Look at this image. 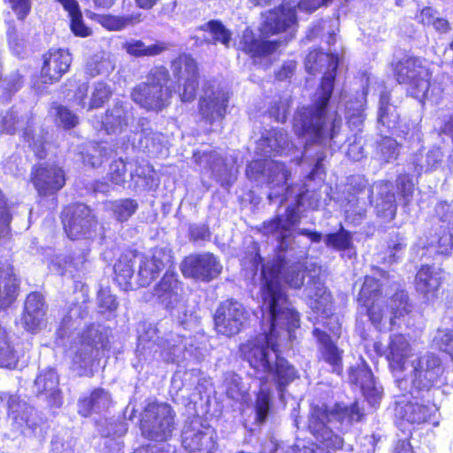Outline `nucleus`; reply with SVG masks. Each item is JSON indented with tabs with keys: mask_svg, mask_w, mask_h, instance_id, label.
Returning <instances> with one entry per match:
<instances>
[{
	"mask_svg": "<svg viewBox=\"0 0 453 453\" xmlns=\"http://www.w3.org/2000/svg\"><path fill=\"white\" fill-rule=\"evenodd\" d=\"M262 326L265 333L249 339L240 345L242 357L259 373H272L277 380L280 398L283 388L296 377V371L280 356V347L286 341L295 338L294 331L299 327L300 319L288 306L283 296L274 294L272 288L264 292Z\"/></svg>",
	"mask_w": 453,
	"mask_h": 453,
	"instance_id": "obj_1",
	"label": "nucleus"
},
{
	"mask_svg": "<svg viewBox=\"0 0 453 453\" xmlns=\"http://www.w3.org/2000/svg\"><path fill=\"white\" fill-rule=\"evenodd\" d=\"M295 6L285 3L278 8L269 11L260 27L261 36H268L285 32V41L295 35L296 25ZM281 44L279 41L265 40L264 37L257 38L252 30L247 28L243 31L239 46L251 57H266L273 53Z\"/></svg>",
	"mask_w": 453,
	"mask_h": 453,
	"instance_id": "obj_2",
	"label": "nucleus"
},
{
	"mask_svg": "<svg viewBox=\"0 0 453 453\" xmlns=\"http://www.w3.org/2000/svg\"><path fill=\"white\" fill-rule=\"evenodd\" d=\"M363 413L357 403L350 406L336 403L328 410L325 405L312 406L308 427L325 448L337 450L342 449L343 439L334 432V428L342 431L353 421H359Z\"/></svg>",
	"mask_w": 453,
	"mask_h": 453,
	"instance_id": "obj_3",
	"label": "nucleus"
},
{
	"mask_svg": "<svg viewBox=\"0 0 453 453\" xmlns=\"http://www.w3.org/2000/svg\"><path fill=\"white\" fill-rule=\"evenodd\" d=\"M300 222V216L296 208L288 206L285 213L276 216L273 219L264 223L263 234L273 236L279 242L280 251L288 254L293 259L306 257L308 250L302 247L296 240V234L305 235L312 242L318 243L322 240V234L306 228L295 230V226Z\"/></svg>",
	"mask_w": 453,
	"mask_h": 453,
	"instance_id": "obj_4",
	"label": "nucleus"
},
{
	"mask_svg": "<svg viewBox=\"0 0 453 453\" xmlns=\"http://www.w3.org/2000/svg\"><path fill=\"white\" fill-rule=\"evenodd\" d=\"M399 83L407 86L410 96L420 103L438 104L442 97L443 88L437 83H431L432 72L429 64L420 58H408L395 66Z\"/></svg>",
	"mask_w": 453,
	"mask_h": 453,
	"instance_id": "obj_5",
	"label": "nucleus"
},
{
	"mask_svg": "<svg viewBox=\"0 0 453 453\" xmlns=\"http://www.w3.org/2000/svg\"><path fill=\"white\" fill-rule=\"evenodd\" d=\"M286 259V256L282 257L280 256L277 261L263 265L261 287L262 306H264V292L272 288L275 295L283 296L287 301L288 306L293 312L299 316L284 293L280 281H284L290 288H300L304 283L305 272L300 261L287 266Z\"/></svg>",
	"mask_w": 453,
	"mask_h": 453,
	"instance_id": "obj_6",
	"label": "nucleus"
},
{
	"mask_svg": "<svg viewBox=\"0 0 453 453\" xmlns=\"http://www.w3.org/2000/svg\"><path fill=\"white\" fill-rule=\"evenodd\" d=\"M169 73L163 66L150 70L146 81L136 85L131 94L133 101L146 111H160L168 104L171 92L166 87Z\"/></svg>",
	"mask_w": 453,
	"mask_h": 453,
	"instance_id": "obj_7",
	"label": "nucleus"
},
{
	"mask_svg": "<svg viewBox=\"0 0 453 453\" xmlns=\"http://www.w3.org/2000/svg\"><path fill=\"white\" fill-rule=\"evenodd\" d=\"M338 66V57L318 50H311L305 60V67L311 73L325 71L320 88L314 102L315 113H321L328 104L334 88V73Z\"/></svg>",
	"mask_w": 453,
	"mask_h": 453,
	"instance_id": "obj_8",
	"label": "nucleus"
},
{
	"mask_svg": "<svg viewBox=\"0 0 453 453\" xmlns=\"http://www.w3.org/2000/svg\"><path fill=\"white\" fill-rule=\"evenodd\" d=\"M265 173L272 189L268 199L273 201L274 198L282 196L280 203L288 200L292 194V188H285L289 173L282 163L273 160H255L250 162L246 169L247 176L254 180H259Z\"/></svg>",
	"mask_w": 453,
	"mask_h": 453,
	"instance_id": "obj_9",
	"label": "nucleus"
},
{
	"mask_svg": "<svg viewBox=\"0 0 453 453\" xmlns=\"http://www.w3.org/2000/svg\"><path fill=\"white\" fill-rule=\"evenodd\" d=\"M174 414L167 403H150L143 411L141 429L143 436L158 441H167L174 428Z\"/></svg>",
	"mask_w": 453,
	"mask_h": 453,
	"instance_id": "obj_10",
	"label": "nucleus"
},
{
	"mask_svg": "<svg viewBox=\"0 0 453 453\" xmlns=\"http://www.w3.org/2000/svg\"><path fill=\"white\" fill-rule=\"evenodd\" d=\"M385 298H377L367 305H362L365 308L372 324L379 330L391 328L395 324V319L404 316L411 311L408 296L404 291L396 292L392 296L389 303L390 311L388 305L385 309Z\"/></svg>",
	"mask_w": 453,
	"mask_h": 453,
	"instance_id": "obj_11",
	"label": "nucleus"
},
{
	"mask_svg": "<svg viewBox=\"0 0 453 453\" xmlns=\"http://www.w3.org/2000/svg\"><path fill=\"white\" fill-rule=\"evenodd\" d=\"M248 319V312L243 305L234 300H226L219 304L214 314L215 329L220 334H237Z\"/></svg>",
	"mask_w": 453,
	"mask_h": 453,
	"instance_id": "obj_12",
	"label": "nucleus"
},
{
	"mask_svg": "<svg viewBox=\"0 0 453 453\" xmlns=\"http://www.w3.org/2000/svg\"><path fill=\"white\" fill-rule=\"evenodd\" d=\"M222 269L219 257L210 252L190 255L183 260L181 265V272L185 277L203 282L216 279Z\"/></svg>",
	"mask_w": 453,
	"mask_h": 453,
	"instance_id": "obj_13",
	"label": "nucleus"
},
{
	"mask_svg": "<svg viewBox=\"0 0 453 453\" xmlns=\"http://www.w3.org/2000/svg\"><path fill=\"white\" fill-rule=\"evenodd\" d=\"M443 372L441 359L434 353H426L411 362L410 373L412 388L417 390L429 389Z\"/></svg>",
	"mask_w": 453,
	"mask_h": 453,
	"instance_id": "obj_14",
	"label": "nucleus"
},
{
	"mask_svg": "<svg viewBox=\"0 0 453 453\" xmlns=\"http://www.w3.org/2000/svg\"><path fill=\"white\" fill-rule=\"evenodd\" d=\"M108 344V331L100 325H92L79 337L78 342L72 346L73 360L82 365L95 350L105 349Z\"/></svg>",
	"mask_w": 453,
	"mask_h": 453,
	"instance_id": "obj_15",
	"label": "nucleus"
},
{
	"mask_svg": "<svg viewBox=\"0 0 453 453\" xmlns=\"http://www.w3.org/2000/svg\"><path fill=\"white\" fill-rule=\"evenodd\" d=\"M182 445L188 453H213V430L203 426L198 419L193 420L184 427Z\"/></svg>",
	"mask_w": 453,
	"mask_h": 453,
	"instance_id": "obj_16",
	"label": "nucleus"
},
{
	"mask_svg": "<svg viewBox=\"0 0 453 453\" xmlns=\"http://www.w3.org/2000/svg\"><path fill=\"white\" fill-rule=\"evenodd\" d=\"M172 68L174 76L178 78L180 82H182L181 101H192L196 96L198 86L196 62L189 55L183 54L173 61Z\"/></svg>",
	"mask_w": 453,
	"mask_h": 453,
	"instance_id": "obj_17",
	"label": "nucleus"
},
{
	"mask_svg": "<svg viewBox=\"0 0 453 453\" xmlns=\"http://www.w3.org/2000/svg\"><path fill=\"white\" fill-rule=\"evenodd\" d=\"M64 228L70 239H78L87 234L96 222L90 209L79 203L65 209L63 212Z\"/></svg>",
	"mask_w": 453,
	"mask_h": 453,
	"instance_id": "obj_18",
	"label": "nucleus"
},
{
	"mask_svg": "<svg viewBox=\"0 0 453 453\" xmlns=\"http://www.w3.org/2000/svg\"><path fill=\"white\" fill-rule=\"evenodd\" d=\"M366 197L375 207L377 215L386 220H392L396 213L397 204L394 186L389 181H378L366 192Z\"/></svg>",
	"mask_w": 453,
	"mask_h": 453,
	"instance_id": "obj_19",
	"label": "nucleus"
},
{
	"mask_svg": "<svg viewBox=\"0 0 453 453\" xmlns=\"http://www.w3.org/2000/svg\"><path fill=\"white\" fill-rule=\"evenodd\" d=\"M139 259L138 280L142 287L150 285L161 270L172 264L170 251L163 248H155L142 255Z\"/></svg>",
	"mask_w": 453,
	"mask_h": 453,
	"instance_id": "obj_20",
	"label": "nucleus"
},
{
	"mask_svg": "<svg viewBox=\"0 0 453 453\" xmlns=\"http://www.w3.org/2000/svg\"><path fill=\"white\" fill-rule=\"evenodd\" d=\"M0 402L7 410L8 417L17 429L21 432L25 428L32 429L35 426L34 409L17 395L2 392Z\"/></svg>",
	"mask_w": 453,
	"mask_h": 453,
	"instance_id": "obj_21",
	"label": "nucleus"
},
{
	"mask_svg": "<svg viewBox=\"0 0 453 453\" xmlns=\"http://www.w3.org/2000/svg\"><path fill=\"white\" fill-rule=\"evenodd\" d=\"M31 181L40 196H49L61 189L65 179L61 168L56 165H41L33 169Z\"/></svg>",
	"mask_w": 453,
	"mask_h": 453,
	"instance_id": "obj_22",
	"label": "nucleus"
},
{
	"mask_svg": "<svg viewBox=\"0 0 453 453\" xmlns=\"http://www.w3.org/2000/svg\"><path fill=\"white\" fill-rule=\"evenodd\" d=\"M72 56L65 50H51L43 57V65L41 70L44 82L58 81L70 68Z\"/></svg>",
	"mask_w": 453,
	"mask_h": 453,
	"instance_id": "obj_23",
	"label": "nucleus"
},
{
	"mask_svg": "<svg viewBox=\"0 0 453 453\" xmlns=\"http://www.w3.org/2000/svg\"><path fill=\"white\" fill-rule=\"evenodd\" d=\"M349 381L359 385L367 402L375 407L382 395V390L376 385L372 371L366 364L362 363L357 367H351L349 371Z\"/></svg>",
	"mask_w": 453,
	"mask_h": 453,
	"instance_id": "obj_24",
	"label": "nucleus"
},
{
	"mask_svg": "<svg viewBox=\"0 0 453 453\" xmlns=\"http://www.w3.org/2000/svg\"><path fill=\"white\" fill-rule=\"evenodd\" d=\"M441 284V271L439 268L423 265L417 273L415 286L417 291L427 302L438 297Z\"/></svg>",
	"mask_w": 453,
	"mask_h": 453,
	"instance_id": "obj_25",
	"label": "nucleus"
},
{
	"mask_svg": "<svg viewBox=\"0 0 453 453\" xmlns=\"http://www.w3.org/2000/svg\"><path fill=\"white\" fill-rule=\"evenodd\" d=\"M111 94V87L107 83L97 81L92 84L89 91L86 85L80 86L75 96L80 100L83 109L92 111L103 107Z\"/></svg>",
	"mask_w": 453,
	"mask_h": 453,
	"instance_id": "obj_26",
	"label": "nucleus"
},
{
	"mask_svg": "<svg viewBox=\"0 0 453 453\" xmlns=\"http://www.w3.org/2000/svg\"><path fill=\"white\" fill-rule=\"evenodd\" d=\"M412 356L413 349L405 335L397 334L390 336L387 359L394 372H403L407 360Z\"/></svg>",
	"mask_w": 453,
	"mask_h": 453,
	"instance_id": "obj_27",
	"label": "nucleus"
},
{
	"mask_svg": "<svg viewBox=\"0 0 453 453\" xmlns=\"http://www.w3.org/2000/svg\"><path fill=\"white\" fill-rule=\"evenodd\" d=\"M154 296L166 309H174L181 300V287L177 274L167 271L155 287Z\"/></svg>",
	"mask_w": 453,
	"mask_h": 453,
	"instance_id": "obj_28",
	"label": "nucleus"
},
{
	"mask_svg": "<svg viewBox=\"0 0 453 453\" xmlns=\"http://www.w3.org/2000/svg\"><path fill=\"white\" fill-rule=\"evenodd\" d=\"M111 404V397L104 388H95L89 395L79 399L78 411L83 417L106 411Z\"/></svg>",
	"mask_w": 453,
	"mask_h": 453,
	"instance_id": "obj_29",
	"label": "nucleus"
},
{
	"mask_svg": "<svg viewBox=\"0 0 453 453\" xmlns=\"http://www.w3.org/2000/svg\"><path fill=\"white\" fill-rule=\"evenodd\" d=\"M313 335L319 345V352L321 358L332 366L334 372L339 373L342 371V351L332 342L331 337L319 328H314Z\"/></svg>",
	"mask_w": 453,
	"mask_h": 453,
	"instance_id": "obj_30",
	"label": "nucleus"
},
{
	"mask_svg": "<svg viewBox=\"0 0 453 453\" xmlns=\"http://www.w3.org/2000/svg\"><path fill=\"white\" fill-rule=\"evenodd\" d=\"M44 303L42 296L38 293H31L25 303V311L22 317L23 326L30 332L36 331L44 317Z\"/></svg>",
	"mask_w": 453,
	"mask_h": 453,
	"instance_id": "obj_31",
	"label": "nucleus"
},
{
	"mask_svg": "<svg viewBox=\"0 0 453 453\" xmlns=\"http://www.w3.org/2000/svg\"><path fill=\"white\" fill-rule=\"evenodd\" d=\"M305 292L310 307L327 316L331 311L332 297L324 284L319 280H313L305 288Z\"/></svg>",
	"mask_w": 453,
	"mask_h": 453,
	"instance_id": "obj_32",
	"label": "nucleus"
},
{
	"mask_svg": "<svg viewBox=\"0 0 453 453\" xmlns=\"http://www.w3.org/2000/svg\"><path fill=\"white\" fill-rule=\"evenodd\" d=\"M324 115H296L294 129L298 136L310 135L311 139H318L323 134Z\"/></svg>",
	"mask_w": 453,
	"mask_h": 453,
	"instance_id": "obj_33",
	"label": "nucleus"
},
{
	"mask_svg": "<svg viewBox=\"0 0 453 453\" xmlns=\"http://www.w3.org/2000/svg\"><path fill=\"white\" fill-rule=\"evenodd\" d=\"M137 255L134 251H127L120 256L114 265L115 280L121 288L127 290L131 287L134 276V263Z\"/></svg>",
	"mask_w": 453,
	"mask_h": 453,
	"instance_id": "obj_34",
	"label": "nucleus"
},
{
	"mask_svg": "<svg viewBox=\"0 0 453 453\" xmlns=\"http://www.w3.org/2000/svg\"><path fill=\"white\" fill-rule=\"evenodd\" d=\"M60 3L68 12L70 18V28L74 35L88 37L92 35V29L86 26L79 4L75 0H56Z\"/></svg>",
	"mask_w": 453,
	"mask_h": 453,
	"instance_id": "obj_35",
	"label": "nucleus"
},
{
	"mask_svg": "<svg viewBox=\"0 0 453 453\" xmlns=\"http://www.w3.org/2000/svg\"><path fill=\"white\" fill-rule=\"evenodd\" d=\"M437 411L438 408L434 404L424 405L418 403H408L399 408L398 413L410 423L420 424L428 421Z\"/></svg>",
	"mask_w": 453,
	"mask_h": 453,
	"instance_id": "obj_36",
	"label": "nucleus"
},
{
	"mask_svg": "<svg viewBox=\"0 0 453 453\" xmlns=\"http://www.w3.org/2000/svg\"><path fill=\"white\" fill-rule=\"evenodd\" d=\"M18 280L12 270L7 268L0 273V310L8 307L16 298Z\"/></svg>",
	"mask_w": 453,
	"mask_h": 453,
	"instance_id": "obj_37",
	"label": "nucleus"
},
{
	"mask_svg": "<svg viewBox=\"0 0 453 453\" xmlns=\"http://www.w3.org/2000/svg\"><path fill=\"white\" fill-rule=\"evenodd\" d=\"M228 96L223 90H205L200 99V110L204 112L220 113L227 107Z\"/></svg>",
	"mask_w": 453,
	"mask_h": 453,
	"instance_id": "obj_38",
	"label": "nucleus"
},
{
	"mask_svg": "<svg viewBox=\"0 0 453 453\" xmlns=\"http://www.w3.org/2000/svg\"><path fill=\"white\" fill-rule=\"evenodd\" d=\"M263 145H266L268 148L265 150V154L275 152L280 155H288L295 148L288 139V134L283 130H273L263 141Z\"/></svg>",
	"mask_w": 453,
	"mask_h": 453,
	"instance_id": "obj_39",
	"label": "nucleus"
},
{
	"mask_svg": "<svg viewBox=\"0 0 453 453\" xmlns=\"http://www.w3.org/2000/svg\"><path fill=\"white\" fill-rule=\"evenodd\" d=\"M196 163L208 167L216 177H222L226 173V165L223 158L216 151L194 153Z\"/></svg>",
	"mask_w": 453,
	"mask_h": 453,
	"instance_id": "obj_40",
	"label": "nucleus"
},
{
	"mask_svg": "<svg viewBox=\"0 0 453 453\" xmlns=\"http://www.w3.org/2000/svg\"><path fill=\"white\" fill-rule=\"evenodd\" d=\"M325 244L338 251H347V256L352 257L356 252L352 247L351 234L342 227L334 234H328L324 238Z\"/></svg>",
	"mask_w": 453,
	"mask_h": 453,
	"instance_id": "obj_41",
	"label": "nucleus"
},
{
	"mask_svg": "<svg viewBox=\"0 0 453 453\" xmlns=\"http://www.w3.org/2000/svg\"><path fill=\"white\" fill-rule=\"evenodd\" d=\"M142 20L141 13L127 16L100 15L97 21L106 29L111 31L122 30L127 26H133Z\"/></svg>",
	"mask_w": 453,
	"mask_h": 453,
	"instance_id": "obj_42",
	"label": "nucleus"
},
{
	"mask_svg": "<svg viewBox=\"0 0 453 453\" xmlns=\"http://www.w3.org/2000/svg\"><path fill=\"white\" fill-rule=\"evenodd\" d=\"M129 55L134 57H152L162 53L166 50L164 43H154L146 45L140 40H131L123 44L122 47Z\"/></svg>",
	"mask_w": 453,
	"mask_h": 453,
	"instance_id": "obj_43",
	"label": "nucleus"
},
{
	"mask_svg": "<svg viewBox=\"0 0 453 453\" xmlns=\"http://www.w3.org/2000/svg\"><path fill=\"white\" fill-rule=\"evenodd\" d=\"M35 386L39 394L44 393L55 397L58 392V377L55 370L50 368L42 372L35 379Z\"/></svg>",
	"mask_w": 453,
	"mask_h": 453,
	"instance_id": "obj_44",
	"label": "nucleus"
},
{
	"mask_svg": "<svg viewBox=\"0 0 453 453\" xmlns=\"http://www.w3.org/2000/svg\"><path fill=\"white\" fill-rule=\"evenodd\" d=\"M115 68L114 62L106 53L94 55L86 65V72L91 77L100 74H107Z\"/></svg>",
	"mask_w": 453,
	"mask_h": 453,
	"instance_id": "obj_45",
	"label": "nucleus"
},
{
	"mask_svg": "<svg viewBox=\"0 0 453 453\" xmlns=\"http://www.w3.org/2000/svg\"><path fill=\"white\" fill-rule=\"evenodd\" d=\"M18 363V357L12 346L8 334L0 325V367L14 369Z\"/></svg>",
	"mask_w": 453,
	"mask_h": 453,
	"instance_id": "obj_46",
	"label": "nucleus"
},
{
	"mask_svg": "<svg viewBox=\"0 0 453 453\" xmlns=\"http://www.w3.org/2000/svg\"><path fill=\"white\" fill-rule=\"evenodd\" d=\"M380 286L381 284L374 277L366 276L358 294L359 304L367 305L377 298H384L380 293Z\"/></svg>",
	"mask_w": 453,
	"mask_h": 453,
	"instance_id": "obj_47",
	"label": "nucleus"
},
{
	"mask_svg": "<svg viewBox=\"0 0 453 453\" xmlns=\"http://www.w3.org/2000/svg\"><path fill=\"white\" fill-rule=\"evenodd\" d=\"M418 19L421 23L426 26H432L439 33H447L450 30V25L445 19L438 17L436 12L430 7L424 8Z\"/></svg>",
	"mask_w": 453,
	"mask_h": 453,
	"instance_id": "obj_48",
	"label": "nucleus"
},
{
	"mask_svg": "<svg viewBox=\"0 0 453 453\" xmlns=\"http://www.w3.org/2000/svg\"><path fill=\"white\" fill-rule=\"evenodd\" d=\"M225 387L226 395L235 401L243 399L246 390L242 384V379L234 372H228L225 376Z\"/></svg>",
	"mask_w": 453,
	"mask_h": 453,
	"instance_id": "obj_49",
	"label": "nucleus"
},
{
	"mask_svg": "<svg viewBox=\"0 0 453 453\" xmlns=\"http://www.w3.org/2000/svg\"><path fill=\"white\" fill-rule=\"evenodd\" d=\"M380 159L384 163L395 161L399 155L398 142L390 137H384L378 144Z\"/></svg>",
	"mask_w": 453,
	"mask_h": 453,
	"instance_id": "obj_50",
	"label": "nucleus"
},
{
	"mask_svg": "<svg viewBox=\"0 0 453 453\" xmlns=\"http://www.w3.org/2000/svg\"><path fill=\"white\" fill-rule=\"evenodd\" d=\"M138 203L132 199H122L111 203V209L119 221L127 220L137 210Z\"/></svg>",
	"mask_w": 453,
	"mask_h": 453,
	"instance_id": "obj_51",
	"label": "nucleus"
},
{
	"mask_svg": "<svg viewBox=\"0 0 453 453\" xmlns=\"http://www.w3.org/2000/svg\"><path fill=\"white\" fill-rule=\"evenodd\" d=\"M271 404V394L264 388L259 390L255 405L256 420L259 423H264L268 416Z\"/></svg>",
	"mask_w": 453,
	"mask_h": 453,
	"instance_id": "obj_52",
	"label": "nucleus"
},
{
	"mask_svg": "<svg viewBox=\"0 0 453 453\" xmlns=\"http://www.w3.org/2000/svg\"><path fill=\"white\" fill-rule=\"evenodd\" d=\"M201 29L209 31L215 42H219L228 47L231 41V33L221 22L211 20L204 24Z\"/></svg>",
	"mask_w": 453,
	"mask_h": 453,
	"instance_id": "obj_53",
	"label": "nucleus"
},
{
	"mask_svg": "<svg viewBox=\"0 0 453 453\" xmlns=\"http://www.w3.org/2000/svg\"><path fill=\"white\" fill-rule=\"evenodd\" d=\"M96 119L93 120L96 129L104 130L108 134L121 129L119 115H96Z\"/></svg>",
	"mask_w": 453,
	"mask_h": 453,
	"instance_id": "obj_54",
	"label": "nucleus"
},
{
	"mask_svg": "<svg viewBox=\"0 0 453 453\" xmlns=\"http://www.w3.org/2000/svg\"><path fill=\"white\" fill-rule=\"evenodd\" d=\"M434 342L453 359V330H439L434 338Z\"/></svg>",
	"mask_w": 453,
	"mask_h": 453,
	"instance_id": "obj_55",
	"label": "nucleus"
},
{
	"mask_svg": "<svg viewBox=\"0 0 453 453\" xmlns=\"http://www.w3.org/2000/svg\"><path fill=\"white\" fill-rule=\"evenodd\" d=\"M97 303L100 312L113 311L118 307L115 296L107 288H101L97 294Z\"/></svg>",
	"mask_w": 453,
	"mask_h": 453,
	"instance_id": "obj_56",
	"label": "nucleus"
},
{
	"mask_svg": "<svg viewBox=\"0 0 453 453\" xmlns=\"http://www.w3.org/2000/svg\"><path fill=\"white\" fill-rule=\"evenodd\" d=\"M446 228H443V233L441 235L437 237H433L429 242L430 246H437V252L440 254H448L453 247V232L449 230L448 233L445 232Z\"/></svg>",
	"mask_w": 453,
	"mask_h": 453,
	"instance_id": "obj_57",
	"label": "nucleus"
},
{
	"mask_svg": "<svg viewBox=\"0 0 453 453\" xmlns=\"http://www.w3.org/2000/svg\"><path fill=\"white\" fill-rule=\"evenodd\" d=\"M106 156V149L102 147L100 144H93L87 155L83 157V162L86 165H89L92 167H97L101 165L104 158Z\"/></svg>",
	"mask_w": 453,
	"mask_h": 453,
	"instance_id": "obj_58",
	"label": "nucleus"
},
{
	"mask_svg": "<svg viewBox=\"0 0 453 453\" xmlns=\"http://www.w3.org/2000/svg\"><path fill=\"white\" fill-rule=\"evenodd\" d=\"M126 173V164L123 160L119 159L111 164L108 176L113 184L121 185L125 182Z\"/></svg>",
	"mask_w": 453,
	"mask_h": 453,
	"instance_id": "obj_59",
	"label": "nucleus"
},
{
	"mask_svg": "<svg viewBox=\"0 0 453 453\" xmlns=\"http://www.w3.org/2000/svg\"><path fill=\"white\" fill-rule=\"evenodd\" d=\"M435 211L441 221L447 224V226H441V228H448L453 232V206L446 202L439 203Z\"/></svg>",
	"mask_w": 453,
	"mask_h": 453,
	"instance_id": "obj_60",
	"label": "nucleus"
},
{
	"mask_svg": "<svg viewBox=\"0 0 453 453\" xmlns=\"http://www.w3.org/2000/svg\"><path fill=\"white\" fill-rule=\"evenodd\" d=\"M163 348L169 351L170 355L173 356L172 359H173L179 357V353L183 349H187V344L184 343V337L177 335L175 339L173 335H170L163 342Z\"/></svg>",
	"mask_w": 453,
	"mask_h": 453,
	"instance_id": "obj_61",
	"label": "nucleus"
},
{
	"mask_svg": "<svg viewBox=\"0 0 453 453\" xmlns=\"http://www.w3.org/2000/svg\"><path fill=\"white\" fill-rule=\"evenodd\" d=\"M366 201L365 197H355L354 196L348 200L345 211L348 215L357 214L363 216L365 212Z\"/></svg>",
	"mask_w": 453,
	"mask_h": 453,
	"instance_id": "obj_62",
	"label": "nucleus"
},
{
	"mask_svg": "<svg viewBox=\"0 0 453 453\" xmlns=\"http://www.w3.org/2000/svg\"><path fill=\"white\" fill-rule=\"evenodd\" d=\"M52 453H75L74 441L68 439L63 441L59 438H56L51 442Z\"/></svg>",
	"mask_w": 453,
	"mask_h": 453,
	"instance_id": "obj_63",
	"label": "nucleus"
},
{
	"mask_svg": "<svg viewBox=\"0 0 453 453\" xmlns=\"http://www.w3.org/2000/svg\"><path fill=\"white\" fill-rule=\"evenodd\" d=\"M396 181L397 187L400 189L403 197L406 200V202H408L414 190V186L410 176L407 174H402L397 178Z\"/></svg>",
	"mask_w": 453,
	"mask_h": 453,
	"instance_id": "obj_64",
	"label": "nucleus"
}]
</instances>
